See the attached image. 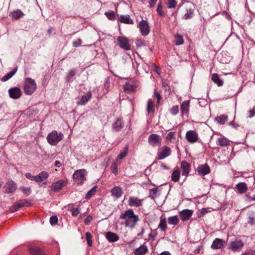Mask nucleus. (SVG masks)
I'll return each mask as SVG.
<instances>
[{
  "mask_svg": "<svg viewBox=\"0 0 255 255\" xmlns=\"http://www.w3.org/2000/svg\"><path fill=\"white\" fill-rule=\"evenodd\" d=\"M120 218L125 219L126 226L131 228H134L139 221L138 216L134 214L132 209L126 211L124 214L120 216Z\"/></svg>",
  "mask_w": 255,
  "mask_h": 255,
  "instance_id": "nucleus-1",
  "label": "nucleus"
},
{
  "mask_svg": "<svg viewBox=\"0 0 255 255\" xmlns=\"http://www.w3.org/2000/svg\"><path fill=\"white\" fill-rule=\"evenodd\" d=\"M63 137L62 132H58L57 130H54L47 135L46 139L50 145L55 146L63 139Z\"/></svg>",
  "mask_w": 255,
  "mask_h": 255,
  "instance_id": "nucleus-2",
  "label": "nucleus"
},
{
  "mask_svg": "<svg viewBox=\"0 0 255 255\" xmlns=\"http://www.w3.org/2000/svg\"><path fill=\"white\" fill-rule=\"evenodd\" d=\"M37 88V85L34 80L30 78L25 79L23 89L24 93L27 95H32Z\"/></svg>",
  "mask_w": 255,
  "mask_h": 255,
  "instance_id": "nucleus-3",
  "label": "nucleus"
},
{
  "mask_svg": "<svg viewBox=\"0 0 255 255\" xmlns=\"http://www.w3.org/2000/svg\"><path fill=\"white\" fill-rule=\"evenodd\" d=\"M86 170L84 169L77 170L73 174V178L75 182L78 184H83L86 180Z\"/></svg>",
  "mask_w": 255,
  "mask_h": 255,
  "instance_id": "nucleus-4",
  "label": "nucleus"
},
{
  "mask_svg": "<svg viewBox=\"0 0 255 255\" xmlns=\"http://www.w3.org/2000/svg\"><path fill=\"white\" fill-rule=\"evenodd\" d=\"M162 141L161 137L158 134L152 133L148 138V142L149 145L153 147L159 146Z\"/></svg>",
  "mask_w": 255,
  "mask_h": 255,
  "instance_id": "nucleus-5",
  "label": "nucleus"
},
{
  "mask_svg": "<svg viewBox=\"0 0 255 255\" xmlns=\"http://www.w3.org/2000/svg\"><path fill=\"white\" fill-rule=\"evenodd\" d=\"M244 246V243L241 240L236 239L230 242L228 249L234 252H239Z\"/></svg>",
  "mask_w": 255,
  "mask_h": 255,
  "instance_id": "nucleus-6",
  "label": "nucleus"
},
{
  "mask_svg": "<svg viewBox=\"0 0 255 255\" xmlns=\"http://www.w3.org/2000/svg\"><path fill=\"white\" fill-rule=\"evenodd\" d=\"M171 153V148L167 146H164L159 148L158 150V159L159 160L163 159L169 156Z\"/></svg>",
  "mask_w": 255,
  "mask_h": 255,
  "instance_id": "nucleus-7",
  "label": "nucleus"
},
{
  "mask_svg": "<svg viewBox=\"0 0 255 255\" xmlns=\"http://www.w3.org/2000/svg\"><path fill=\"white\" fill-rule=\"evenodd\" d=\"M140 33L142 35L145 36L147 35L150 32V28L146 20H141L138 25Z\"/></svg>",
  "mask_w": 255,
  "mask_h": 255,
  "instance_id": "nucleus-8",
  "label": "nucleus"
},
{
  "mask_svg": "<svg viewBox=\"0 0 255 255\" xmlns=\"http://www.w3.org/2000/svg\"><path fill=\"white\" fill-rule=\"evenodd\" d=\"M117 41L119 42V46L125 50H130V45L129 43V40L126 37L119 36L117 38Z\"/></svg>",
  "mask_w": 255,
  "mask_h": 255,
  "instance_id": "nucleus-9",
  "label": "nucleus"
},
{
  "mask_svg": "<svg viewBox=\"0 0 255 255\" xmlns=\"http://www.w3.org/2000/svg\"><path fill=\"white\" fill-rule=\"evenodd\" d=\"M143 199H139L136 197L130 196L128 200V205L130 207H139L142 206Z\"/></svg>",
  "mask_w": 255,
  "mask_h": 255,
  "instance_id": "nucleus-10",
  "label": "nucleus"
},
{
  "mask_svg": "<svg viewBox=\"0 0 255 255\" xmlns=\"http://www.w3.org/2000/svg\"><path fill=\"white\" fill-rule=\"evenodd\" d=\"M186 138L189 142L193 143L197 141L198 135L195 130H190L187 131Z\"/></svg>",
  "mask_w": 255,
  "mask_h": 255,
  "instance_id": "nucleus-11",
  "label": "nucleus"
},
{
  "mask_svg": "<svg viewBox=\"0 0 255 255\" xmlns=\"http://www.w3.org/2000/svg\"><path fill=\"white\" fill-rule=\"evenodd\" d=\"M137 86V84L135 81L133 80L130 81L124 85V91L128 93H129L134 91Z\"/></svg>",
  "mask_w": 255,
  "mask_h": 255,
  "instance_id": "nucleus-12",
  "label": "nucleus"
},
{
  "mask_svg": "<svg viewBox=\"0 0 255 255\" xmlns=\"http://www.w3.org/2000/svg\"><path fill=\"white\" fill-rule=\"evenodd\" d=\"M9 95L10 98L17 99L20 97L21 91L19 88L14 87L8 90Z\"/></svg>",
  "mask_w": 255,
  "mask_h": 255,
  "instance_id": "nucleus-13",
  "label": "nucleus"
},
{
  "mask_svg": "<svg viewBox=\"0 0 255 255\" xmlns=\"http://www.w3.org/2000/svg\"><path fill=\"white\" fill-rule=\"evenodd\" d=\"M197 171L199 175L204 176L210 172V168L207 164H204L199 165L197 168Z\"/></svg>",
  "mask_w": 255,
  "mask_h": 255,
  "instance_id": "nucleus-14",
  "label": "nucleus"
},
{
  "mask_svg": "<svg viewBox=\"0 0 255 255\" xmlns=\"http://www.w3.org/2000/svg\"><path fill=\"white\" fill-rule=\"evenodd\" d=\"M66 182L63 180H60L57 182H54L51 186V189L54 191L57 192L60 190L63 187L66 185Z\"/></svg>",
  "mask_w": 255,
  "mask_h": 255,
  "instance_id": "nucleus-15",
  "label": "nucleus"
},
{
  "mask_svg": "<svg viewBox=\"0 0 255 255\" xmlns=\"http://www.w3.org/2000/svg\"><path fill=\"white\" fill-rule=\"evenodd\" d=\"M111 195L114 197L118 199L120 198L123 194V191L120 186H114L111 191Z\"/></svg>",
  "mask_w": 255,
  "mask_h": 255,
  "instance_id": "nucleus-16",
  "label": "nucleus"
},
{
  "mask_svg": "<svg viewBox=\"0 0 255 255\" xmlns=\"http://www.w3.org/2000/svg\"><path fill=\"white\" fill-rule=\"evenodd\" d=\"M193 213L192 210L186 209L180 212V216L183 221L188 220L191 217Z\"/></svg>",
  "mask_w": 255,
  "mask_h": 255,
  "instance_id": "nucleus-17",
  "label": "nucleus"
},
{
  "mask_svg": "<svg viewBox=\"0 0 255 255\" xmlns=\"http://www.w3.org/2000/svg\"><path fill=\"white\" fill-rule=\"evenodd\" d=\"M5 192L7 193H13L15 191L17 188L16 184L12 181L7 182L5 185Z\"/></svg>",
  "mask_w": 255,
  "mask_h": 255,
  "instance_id": "nucleus-18",
  "label": "nucleus"
},
{
  "mask_svg": "<svg viewBox=\"0 0 255 255\" xmlns=\"http://www.w3.org/2000/svg\"><path fill=\"white\" fill-rule=\"evenodd\" d=\"M190 101L189 100L183 101L181 105V111L182 116H188L189 113Z\"/></svg>",
  "mask_w": 255,
  "mask_h": 255,
  "instance_id": "nucleus-19",
  "label": "nucleus"
},
{
  "mask_svg": "<svg viewBox=\"0 0 255 255\" xmlns=\"http://www.w3.org/2000/svg\"><path fill=\"white\" fill-rule=\"evenodd\" d=\"M124 124L122 119L119 118L116 122L113 124V129L116 131L121 130L124 127Z\"/></svg>",
  "mask_w": 255,
  "mask_h": 255,
  "instance_id": "nucleus-20",
  "label": "nucleus"
},
{
  "mask_svg": "<svg viewBox=\"0 0 255 255\" xmlns=\"http://www.w3.org/2000/svg\"><path fill=\"white\" fill-rule=\"evenodd\" d=\"M181 168L182 170V175L187 176L190 170V164L185 161H183L181 163Z\"/></svg>",
  "mask_w": 255,
  "mask_h": 255,
  "instance_id": "nucleus-21",
  "label": "nucleus"
},
{
  "mask_svg": "<svg viewBox=\"0 0 255 255\" xmlns=\"http://www.w3.org/2000/svg\"><path fill=\"white\" fill-rule=\"evenodd\" d=\"M224 241L220 239L216 238L213 242L211 248L214 250L221 249L224 246Z\"/></svg>",
  "mask_w": 255,
  "mask_h": 255,
  "instance_id": "nucleus-22",
  "label": "nucleus"
},
{
  "mask_svg": "<svg viewBox=\"0 0 255 255\" xmlns=\"http://www.w3.org/2000/svg\"><path fill=\"white\" fill-rule=\"evenodd\" d=\"M118 19L121 22L128 24H133V21L130 18L128 14L121 15L119 16Z\"/></svg>",
  "mask_w": 255,
  "mask_h": 255,
  "instance_id": "nucleus-23",
  "label": "nucleus"
},
{
  "mask_svg": "<svg viewBox=\"0 0 255 255\" xmlns=\"http://www.w3.org/2000/svg\"><path fill=\"white\" fill-rule=\"evenodd\" d=\"M48 176L49 174L47 172L42 171L35 176V182H39L44 181L48 178Z\"/></svg>",
  "mask_w": 255,
  "mask_h": 255,
  "instance_id": "nucleus-24",
  "label": "nucleus"
},
{
  "mask_svg": "<svg viewBox=\"0 0 255 255\" xmlns=\"http://www.w3.org/2000/svg\"><path fill=\"white\" fill-rule=\"evenodd\" d=\"M106 237L110 242H115L119 240V236L115 233L108 232L106 233Z\"/></svg>",
  "mask_w": 255,
  "mask_h": 255,
  "instance_id": "nucleus-25",
  "label": "nucleus"
},
{
  "mask_svg": "<svg viewBox=\"0 0 255 255\" xmlns=\"http://www.w3.org/2000/svg\"><path fill=\"white\" fill-rule=\"evenodd\" d=\"M147 251L148 249L147 246L143 245L135 249L134 251V254L135 255H143L146 254Z\"/></svg>",
  "mask_w": 255,
  "mask_h": 255,
  "instance_id": "nucleus-26",
  "label": "nucleus"
},
{
  "mask_svg": "<svg viewBox=\"0 0 255 255\" xmlns=\"http://www.w3.org/2000/svg\"><path fill=\"white\" fill-rule=\"evenodd\" d=\"M92 94L90 92H88L85 95L81 97L80 101L78 102V104L85 105L91 99Z\"/></svg>",
  "mask_w": 255,
  "mask_h": 255,
  "instance_id": "nucleus-27",
  "label": "nucleus"
},
{
  "mask_svg": "<svg viewBox=\"0 0 255 255\" xmlns=\"http://www.w3.org/2000/svg\"><path fill=\"white\" fill-rule=\"evenodd\" d=\"M236 187L240 194H243L246 192L248 190L247 185L245 182L239 183L236 185Z\"/></svg>",
  "mask_w": 255,
  "mask_h": 255,
  "instance_id": "nucleus-28",
  "label": "nucleus"
},
{
  "mask_svg": "<svg viewBox=\"0 0 255 255\" xmlns=\"http://www.w3.org/2000/svg\"><path fill=\"white\" fill-rule=\"evenodd\" d=\"M76 74V69L73 68L70 69L65 77L66 82L67 83H70L72 82L73 81L72 78L75 76Z\"/></svg>",
  "mask_w": 255,
  "mask_h": 255,
  "instance_id": "nucleus-29",
  "label": "nucleus"
},
{
  "mask_svg": "<svg viewBox=\"0 0 255 255\" xmlns=\"http://www.w3.org/2000/svg\"><path fill=\"white\" fill-rule=\"evenodd\" d=\"M158 228L162 232H165L167 228L166 220L165 218L161 217L160 218V222L158 225Z\"/></svg>",
  "mask_w": 255,
  "mask_h": 255,
  "instance_id": "nucleus-30",
  "label": "nucleus"
},
{
  "mask_svg": "<svg viewBox=\"0 0 255 255\" xmlns=\"http://www.w3.org/2000/svg\"><path fill=\"white\" fill-rule=\"evenodd\" d=\"M217 144L221 146L228 145L230 143V141L226 137H219L217 139Z\"/></svg>",
  "mask_w": 255,
  "mask_h": 255,
  "instance_id": "nucleus-31",
  "label": "nucleus"
},
{
  "mask_svg": "<svg viewBox=\"0 0 255 255\" xmlns=\"http://www.w3.org/2000/svg\"><path fill=\"white\" fill-rule=\"evenodd\" d=\"M212 80L216 83L218 86H221L223 85V81L219 78L218 74L216 73H214L212 74L211 76Z\"/></svg>",
  "mask_w": 255,
  "mask_h": 255,
  "instance_id": "nucleus-32",
  "label": "nucleus"
},
{
  "mask_svg": "<svg viewBox=\"0 0 255 255\" xmlns=\"http://www.w3.org/2000/svg\"><path fill=\"white\" fill-rule=\"evenodd\" d=\"M146 110L148 114L153 113L154 112V103L151 99H149L147 101Z\"/></svg>",
  "mask_w": 255,
  "mask_h": 255,
  "instance_id": "nucleus-33",
  "label": "nucleus"
},
{
  "mask_svg": "<svg viewBox=\"0 0 255 255\" xmlns=\"http://www.w3.org/2000/svg\"><path fill=\"white\" fill-rule=\"evenodd\" d=\"M16 71H17V67L15 68L12 70H11L10 72H9L7 74H6L5 76H4L1 78V81L3 82H5V81H7L15 74Z\"/></svg>",
  "mask_w": 255,
  "mask_h": 255,
  "instance_id": "nucleus-34",
  "label": "nucleus"
},
{
  "mask_svg": "<svg viewBox=\"0 0 255 255\" xmlns=\"http://www.w3.org/2000/svg\"><path fill=\"white\" fill-rule=\"evenodd\" d=\"M168 222L169 224L171 225H177L179 222V220L177 216H173L169 217L168 218Z\"/></svg>",
  "mask_w": 255,
  "mask_h": 255,
  "instance_id": "nucleus-35",
  "label": "nucleus"
},
{
  "mask_svg": "<svg viewBox=\"0 0 255 255\" xmlns=\"http://www.w3.org/2000/svg\"><path fill=\"white\" fill-rule=\"evenodd\" d=\"M215 119L218 124L220 125H224L227 121L228 116L226 115H222L216 117Z\"/></svg>",
  "mask_w": 255,
  "mask_h": 255,
  "instance_id": "nucleus-36",
  "label": "nucleus"
},
{
  "mask_svg": "<svg viewBox=\"0 0 255 255\" xmlns=\"http://www.w3.org/2000/svg\"><path fill=\"white\" fill-rule=\"evenodd\" d=\"M180 175V172L179 169L174 170L171 174V180L174 182L178 181Z\"/></svg>",
  "mask_w": 255,
  "mask_h": 255,
  "instance_id": "nucleus-37",
  "label": "nucleus"
},
{
  "mask_svg": "<svg viewBox=\"0 0 255 255\" xmlns=\"http://www.w3.org/2000/svg\"><path fill=\"white\" fill-rule=\"evenodd\" d=\"M128 153V145H126L123 151H122L117 156V160H122L124 158Z\"/></svg>",
  "mask_w": 255,
  "mask_h": 255,
  "instance_id": "nucleus-38",
  "label": "nucleus"
},
{
  "mask_svg": "<svg viewBox=\"0 0 255 255\" xmlns=\"http://www.w3.org/2000/svg\"><path fill=\"white\" fill-rule=\"evenodd\" d=\"M23 15V13L19 9L13 11L11 13L12 18L17 19Z\"/></svg>",
  "mask_w": 255,
  "mask_h": 255,
  "instance_id": "nucleus-39",
  "label": "nucleus"
},
{
  "mask_svg": "<svg viewBox=\"0 0 255 255\" xmlns=\"http://www.w3.org/2000/svg\"><path fill=\"white\" fill-rule=\"evenodd\" d=\"M184 43L183 36L181 35H177L175 36V44L176 45H180Z\"/></svg>",
  "mask_w": 255,
  "mask_h": 255,
  "instance_id": "nucleus-40",
  "label": "nucleus"
},
{
  "mask_svg": "<svg viewBox=\"0 0 255 255\" xmlns=\"http://www.w3.org/2000/svg\"><path fill=\"white\" fill-rule=\"evenodd\" d=\"M19 190L23 193L26 196L30 195L31 193V189L30 187H27L22 186L19 188Z\"/></svg>",
  "mask_w": 255,
  "mask_h": 255,
  "instance_id": "nucleus-41",
  "label": "nucleus"
},
{
  "mask_svg": "<svg viewBox=\"0 0 255 255\" xmlns=\"http://www.w3.org/2000/svg\"><path fill=\"white\" fill-rule=\"evenodd\" d=\"M18 207L19 208H22L23 207H29L31 206V203L27 201L24 200V201H21L18 203H17Z\"/></svg>",
  "mask_w": 255,
  "mask_h": 255,
  "instance_id": "nucleus-42",
  "label": "nucleus"
},
{
  "mask_svg": "<svg viewBox=\"0 0 255 255\" xmlns=\"http://www.w3.org/2000/svg\"><path fill=\"white\" fill-rule=\"evenodd\" d=\"M255 213L254 212H252L250 215L249 216L248 223L252 225L255 224Z\"/></svg>",
  "mask_w": 255,
  "mask_h": 255,
  "instance_id": "nucleus-43",
  "label": "nucleus"
},
{
  "mask_svg": "<svg viewBox=\"0 0 255 255\" xmlns=\"http://www.w3.org/2000/svg\"><path fill=\"white\" fill-rule=\"evenodd\" d=\"M169 112L171 115L173 116L176 115L179 112L178 106H173L169 109Z\"/></svg>",
  "mask_w": 255,
  "mask_h": 255,
  "instance_id": "nucleus-44",
  "label": "nucleus"
},
{
  "mask_svg": "<svg viewBox=\"0 0 255 255\" xmlns=\"http://www.w3.org/2000/svg\"><path fill=\"white\" fill-rule=\"evenodd\" d=\"M96 186H94L91 190H90L86 195V199L90 198L92 196H93L96 191Z\"/></svg>",
  "mask_w": 255,
  "mask_h": 255,
  "instance_id": "nucleus-45",
  "label": "nucleus"
},
{
  "mask_svg": "<svg viewBox=\"0 0 255 255\" xmlns=\"http://www.w3.org/2000/svg\"><path fill=\"white\" fill-rule=\"evenodd\" d=\"M105 14L110 20H115L116 19V14L113 11L110 12H106Z\"/></svg>",
  "mask_w": 255,
  "mask_h": 255,
  "instance_id": "nucleus-46",
  "label": "nucleus"
},
{
  "mask_svg": "<svg viewBox=\"0 0 255 255\" xmlns=\"http://www.w3.org/2000/svg\"><path fill=\"white\" fill-rule=\"evenodd\" d=\"M85 236L88 246L91 247L92 246V241L91 234L89 232H87Z\"/></svg>",
  "mask_w": 255,
  "mask_h": 255,
  "instance_id": "nucleus-47",
  "label": "nucleus"
},
{
  "mask_svg": "<svg viewBox=\"0 0 255 255\" xmlns=\"http://www.w3.org/2000/svg\"><path fill=\"white\" fill-rule=\"evenodd\" d=\"M30 252L31 255H44L39 249L36 248L30 249Z\"/></svg>",
  "mask_w": 255,
  "mask_h": 255,
  "instance_id": "nucleus-48",
  "label": "nucleus"
},
{
  "mask_svg": "<svg viewBox=\"0 0 255 255\" xmlns=\"http://www.w3.org/2000/svg\"><path fill=\"white\" fill-rule=\"evenodd\" d=\"M168 8H175L177 4L176 0H167Z\"/></svg>",
  "mask_w": 255,
  "mask_h": 255,
  "instance_id": "nucleus-49",
  "label": "nucleus"
},
{
  "mask_svg": "<svg viewBox=\"0 0 255 255\" xmlns=\"http://www.w3.org/2000/svg\"><path fill=\"white\" fill-rule=\"evenodd\" d=\"M175 132H174V131L170 132L166 135V140L167 141L170 142V141H171L172 139H175Z\"/></svg>",
  "mask_w": 255,
  "mask_h": 255,
  "instance_id": "nucleus-50",
  "label": "nucleus"
},
{
  "mask_svg": "<svg viewBox=\"0 0 255 255\" xmlns=\"http://www.w3.org/2000/svg\"><path fill=\"white\" fill-rule=\"evenodd\" d=\"M156 11L159 15H160L161 16H164L165 15V14L162 10V6L161 5V2H160L158 4Z\"/></svg>",
  "mask_w": 255,
  "mask_h": 255,
  "instance_id": "nucleus-51",
  "label": "nucleus"
},
{
  "mask_svg": "<svg viewBox=\"0 0 255 255\" xmlns=\"http://www.w3.org/2000/svg\"><path fill=\"white\" fill-rule=\"evenodd\" d=\"M111 169L112 172L115 174L116 175H117L118 173V166L117 165V163L115 162H114L112 166H111Z\"/></svg>",
  "mask_w": 255,
  "mask_h": 255,
  "instance_id": "nucleus-52",
  "label": "nucleus"
},
{
  "mask_svg": "<svg viewBox=\"0 0 255 255\" xmlns=\"http://www.w3.org/2000/svg\"><path fill=\"white\" fill-rule=\"evenodd\" d=\"M193 11L189 10L187 11V13H185L183 16V18L185 19H188L192 17L193 16Z\"/></svg>",
  "mask_w": 255,
  "mask_h": 255,
  "instance_id": "nucleus-53",
  "label": "nucleus"
},
{
  "mask_svg": "<svg viewBox=\"0 0 255 255\" xmlns=\"http://www.w3.org/2000/svg\"><path fill=\"white\" fill-rule=\"evenodd\" d=\"M157 192V188H152L149 191V196L152 199H154Z\"/></svg>",
  "mask_w": 255,
  "mask_h": 255,
  "instance_id": "nucleus-54",
  "label": "nucleus"
},
{
  "mask_svg": "<svg viewBox=\"0 0 255 255\" xmlns=\"http://www.w3.org/2000/svg\"><path fill=\"white\" fill-rule=\"evenodd\" d=\"M58 222V218L56 216H52L50 218V223L51 225H56Z\"/></svg>",
  "mask_w": 255,
  "mask_h": 255,
  "instance_id": "nucleus-55",
  "label": "nucleus"
},
{
  "mask_svg": "<svg viewBox=\"0 0 255 255\" xmlns=\"http://www.w3.org/2000/svg\"><path fill=\"white\" fill-rule=\"evenodd\" d=\"M135 44L137 47H140L144 46V42L141 39H136L135 41Z\"/></svg>",
  "mask_w": 255,
  "mask_h": 255,
  "instance_id": "nucleus-56",
  "label": "nucleus"
},
{
  "mask_svg": "<svg viewBox=\"0 0 255 255\" xmlns=\"http://www.w3.org/2000/svg\"><path fill=\"white\" fill-rule=\"evenodd\" d=\"M82 44V40L81 39L79 38L76 41H75L73 42V46L74 47H77L80 46Z\"/></svg>",
  "mask_w": 255,
  "mask_h": 255,
  "instance_id": "nucleus-57",
  "label": "nucleus"
},
{
  "mask_svg": "<svg viewBox=\"0 0 255 255\" xmlns=\"http://www.w3.org/2000/svg\"><path fill=\"white\" fill-rule=\"evenodd\" d=\"M25 177L27 179H29V180H30L31 181H35V176L32 175L31 173H26L25 174Z\"/></svg>",
  "mask_w": 255,
  "mask_h": 255,
  "instance_id": "nucleus-58",
  "label": "nucleus"
},
{
  "mask_svg": "<svg viewBox=\"0 0 255 255\" xmlns=\"http://www.w3.org/2000/svg\"><path fill=\"white\" fill-rule=\"evenodd\" d=\"M154 94L155 97L157 99V103H159V102H160V100L161 99V95L156 90H154Z\"/></svg>",
  "mask_w": 255,
  "mask_h": 255,
  "instance_id": "nucleus-59",
  "label": "nucleus"
},
{
  "mask_svg": "<svg viewBox=\"0 0 255 255\" xmlns=\"http://www.w3.org/2000/svg\"><path fill=\"white\" fill-rule=\"evenodd\" d=\"M92 220V217L91 216H88L84 220V223L86 225H88Z\"/></svg>",
  "mask_w": 255,
  "mask_h": 255,
  "instance_id": "nucleus-60",
  "label": "nucleus"
},
{
  "mask_svg": "<svg viewBox=\"0 0 255 255\" xmlns=\"http://www.w3.org/2000/svg\"><path fill=\"white\" fill-rule=\"evenodd\" d=\"M19 209V207H18L17 203H16L14 205L11 207L10 208V211L11 212H14L17 211Z\"/></svg>",
  "mask_w": 255,
  "mask_h": 255,
  "instance_id": "nucleus-61",
  "label": "nucleus"
},
{
  "mask_svg": "<svg viewBox=\"0 0 255 255\" xmlns=\"http://www.w3.org/2000/svg\"><path fill=\"white\" fill-rule=\"evenodd\" d=\"M250 115L249 118H252L255 115V107H254L252 110L249 111Z\"/></svg>",
  "mask_w": 255,
  "mask_h": 255,
  "instance_id": "nucleus-62",
  "label": "nucleus"
},
{
  "mask_svg": "<svg viewBox=\"0 0 255 255\" xmlns=\"http://www.w3.org/2000/svg\"><path fill=\"white\" fill-rule=\"evenodd\" d=\"M79 213V210L77 208H74L72 210V215L73 216H77Z\"/></svg>",
  "mask_w": 255,
  "mask_h": 255,
  "instance_id": "nucleus-63",
  "label": "nucleus"
},
{
  "mask_svg": "<svg viewBox=\"0 0 255 255\" xmlns=\"http://www.w3.org/2000/svg\"><path fill=\"white\" fill-rule=\"evenodd\" d=\"M243 255H255V252L251 251L249 252H246Z\"/></svg>",
  "mask_w": 255,
  "mask_h": 255,
  "instance_id": "nucleus-64",
  "label": "nucleus"
}]
</instances>
